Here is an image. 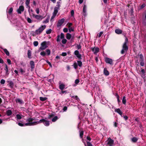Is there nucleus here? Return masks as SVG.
Wrapping results in <instances>:
<instances>
[{"mask_svg": "<svg viewBox=\"0 0 146 146\" xmlns=\"http://www.w3.org/2000/svg\"><path fill=\"white\" fill-rule=\"evenodd\" d=\"M33 16L35 19L41 21L43 18L42 16L41 15H35L33 14Z\"/></svg>", "mask_w": 146, "mask_h": 146, "instance_id": "nucleus-6", "label": "nucleus"}, {"mask_svg": "<svg viewBox=\"0 0 146 146\" xmlns=\"http://www.w3.org/2000/svg\"><path fill=\"white\" fill-rule=\"evenodd\" d=\"M58 119V117L57 116H55L52 119V122L55 121Z\"/></svg>", "mask_w": 146, "mask_h": 146, "instance_id": "nucleus-30", "label": "nucleus"}, {"mask_svg": "<svg viewBox=\"0 0 146 146\" xmlns=\"http://www.w3.org/2000/svg\"><path fill=\"white\" fill-rule=\"evenodd\" d=\"M27 20L28 23H32V20L29 17L27 18Z\"/></svg>", "mask_w": 146, "mask_h": 146, "instance_id": "nucleus-42", "label": "nucleus"}, {"mask_svg": "<svg viewBox=\"0 0 146 146\" xmlns=\"http://www.w3.org/2000/svg\"><path fill=\"white\" fill-rule=\"evenodd\" d=\"M138 140L137 138L135 137H133L131 139V140L133 142H136Z\"/></svg>", "mask_w": 146, "mask_h": 146, "instance_id": "nucleus-28", "label": "nucleus"}, {"mask_svg": "<svg viewBox=\"0 0 146 146\" xmlns=\"http://www.w3.org/2000/svg\"><path fill=\"white\" fill-rule=\"evenodd\" d=\"M83 131H81L80 132V136L81 138H82L83 136Z\"/></svg>", "mask_w": 146, "mask_h": 146, "instance_id": "nucleus-43", "label": "nucleus"}, {"mask_svg": "<svg viewBox=\"0 0 146 146\" xmlns=\"http://www.w3.org/2000/svg\"><path fill=\"white\" fill-rule=\"evenodd\" d=\"M33 44L35 46H37L38 44V42L37 41H35L33 42Z\"/></svg>", "mask_w": 146, "mask_h": 146, "instance_id": "nucleus-38", "label": "nucleus"}, {"mask_svg": "<svg viewBox=\"0 0 146 146\" xmlns=\"http://www.w3.org/2000/svg\"><path fill=\"white\" fill-rule=\"evenodd\" d=\"M83 0H79V2L80 4H81L83 3Z\"/></svg>", "mask_w": 146, "mask_h": 146, "instance_id": "nucleus-64", "label": "nucleus"}, {"mask_svg": "<svg viewBox=\"0 0 146 146\" xmlns=\"http://www.w3.org/2000/svg\"><path fill=\"white\" fill-rule=\"evenodd\" d=\"M28 11L29 13L33 12V10L32 9H28Z\"/></svg>", "mask_w": 146, "mask_h": 146, "instance_id": "nucleus-61", "label": "nucleus"}, {"mask_svg": "<svg viewBox=\"0 0 146 146\" xmlns=\"http://www.w3.org/2000/svg\"><path fill=\"white\" fill-rule=\"evenodd\" d=\"M63 110L64 111H66L67 110V107L66 106H65L63 108Z\"/></svg>", "mask_w": 146, "mask_h": 146, "instance_id": "nucleus-63", "label": "nucleus"}, {"mask_svg": "<svg viewBox=\"0 0 146 146\" xmlns=\"http://www.w3.org/2000/svg\"><path fill=\"white\" fill-rule=\"evenodd\" d=\"M79 82V80L78 79H77L75 80V83L76 84H77Z\"/></svg>", "mask_w": 146, "mask_h": 146, "instance_id": "nucleus-53", "label": "nucleus"}, {"mask_svg": "<svg viewBox=\"0 0 146 146\" xmlns=\"http://www.w3.org/2000/svg\"><path fill=\"white\" fill-rule=\"evenodd\" d=\"M117 101L118 102H120L119 99V97L118 95H117Z\"/></svg>", "mask_w": 146, "mask_h": 146, "instance_id": "nucleus-62", "label": "nucleus"}, {"mask_svg": "<svg viewBox=\"0 0 146 146\" xmlns=\"http://www.w3.org/2000/svg\"><path fill=\"white\" fill-rule=\"evenodd\" d=\"M3 50L6 54L7 55L9 56V52L6 49H3Z\"/></svg>", "mask_w": 146, "mask_h": 146, "instance_id": "nucleus-23", "label": "nucleus"}, {"mask_svg": "<svg viewBox=\"0 0 146 146\" xmlns=\"http://www.w3.org/2000/svg\"><path fill=\"white\" fill-rule=\"evenodd\" d=\"M87 144L88 146H92V144H91V143L90 142H87Z\"/></svg>", "mask_w": 146, "mask_h": 146, "instance_id": "nucleus-55", "label": "nucleus"}, {"mask_svg": "<svg viewBox=\"0 0 146 146\" xmlns=\"http://www.w3.org/2000/svg\"><path fill=\"white\" fill-rule=\"evenodd\" d=\"M77 64L80 67H81L82 65V62L81 61H77Z\"/></svg>", "mask_w": 146, "mask_h": 146, "instance_id": "nucleus-26", "label": "nucleus"}, {"mask_svg": "<svg viewBox=\"0 0 146 146\" xmlns=\"http://www.w3.org/2000/svg\"><path fill=\"white\" fill-rule=\"evenodd\" d=\"M75 69H76L78 67V64L76 62H74L73 65Z\"/></svg>", "mask_w": 146, "mask_h": 146, "instance_id": "nucleus-32", "label": "nucleus"}, {"mask_svg": "<svg viewBox=\"0 0 146 146\" xmlns=\"http://www.w3.org/2000/svg\"><path fill=\"white\" fill-rule=\"evenodd\" d=\"M86 11V5H84L83 9V12L85 13Z\"/></svg>", "mask_w": 146, "mask_h": 146, "instance_id": "nucleus-34", "label": "nucleus"}, {"mask_svg": "<svg viewBox=\"0 0 146 146\" xmlns=\"http://www.w3.org/2000/svg\"><path fill=\"white\" fill-rule=\"evenodd\" d=\"M92 50L95 54H96L99 51V48L98 47L92 48Z\"/></svg>", "mask_w": 146, "mask_h": 146, "instance_id": "nucleus-12", "label": "nucleus"}, {"mask_svg": "<svg viewBox=\"0 0 146 146\" xmlns=\"http://www.w3.org/2000/svg\"><path fill=\"white\" fill-rule=\"evenodd\" d=\"M58 12V9L57 8H55L54 10V12L53 14L55 15H56Z\"/></svg>", "mask_w": 146, "mask_h": 146, "instance_id": "nucleus-22", "label": "nucleus"}, {"mask_svg": "<svg viewBox=\"0 0 146 146\" xmlns=\"http://www.w3.org/2000/svg\"><path fill=\"white\" fill-rule=\"evenodd\" d=\"M46 26L42 25L35 31V33L37 34H40L46 28Z\"/></svg>", "mask_w": 146, "mask_h": 146, "instance_id": "nucleus-4", "label": "nucleus"}, {"mask_svg": "<svg viewBox=\"0 0 146 146\" xmlns=\"http://www.w3.org/2000/svg\"><path fill=\"white\" fill-rule=\"evenodd\" d=\"M26 123H25L26 124ZM18 125L20 126H24V125L25 126H26L25 125V123L24 124H23L22 123H18Z\"/></svg>", "mask_w": 146, "mask_h": 146, "instance_id": "nucleus-44", "label": "nucleus"}, {"mask_svg": "<svg viewBox=\"0 0 146 146\" xmlns=\"http://www.w3.org/2000/svg\"><path fill=\"white\" fill-rule=\"evenodd\" d=\"M30 0H26L25 2V4L27 6V7L29 9L30 8V7L29 5Z\"/></svg>", "mask_w": 146, "mask_h": 146, "instance_id": "nucleus-15", "label": "nucleus"}, {"mask_svg": "<svg viewBox=\"0 0 146 146\" xmlns=\"http://www.w3.org/2000/svg\"><path fill=\"white\" fill-rule=\"evenodd\" d=\"M5 80L3 79H2L0 82V83L1 84H5Z\"/></svg>", "mask_w": 146, "mask_h": 146, "instance_id": "nucleus-48", "label": "nucleus"}, {"mask_svg": "<svg viewBox=\"0 0 146 146\" xmlns=\"http://www.w3.org/2000/svg\"><path fill=\"white\" fill-rule=\"evenodd\" d=\"M74 53L75 55H76V56L79 59H81V54L79 53V52L78 50H75L74 52Z\"/></svg>", "mask_w": 146, "mask_h": 146, "instance_id": "nucleus-10", "label": "nucleus"}, {"mask_svg": "<svg viewBox=\"0 0 146 146\" xmlns=\"http://www.w3.org/2000/svg\"><path fill=\"white\" fill-rule=\"evenodd\" d=\"M74 11L73 10H72L71 11V14L72 16H73L74 15Z\"/></svg>", "mask_w": 146, "mask_h": 146, "instance_id": "nucleus-60", "label": "nucleus"}, {"mask_svg": "<svg viewBox=\"0 0 146 146\" xmlns=\"http://www.w3.org/2000/svg\"><path fill=\"white\" fill-rule=\"evenodd\" d=\"M6 112L7 115L8 116L11 115L12 113V111L10 110H7Z\"/></svg>", "mask_w": 146, "mask_h": 146, "instance_id": "nucleus-21", "label": "nucleus"}, {"mask_svg": "<svg viewBox=\"0 0 146 146\" xmlns=\"http://www.w3.org/2000/svg\"><path fill=\"white\" fill-rule=\"evenodd\" d=\"M128 42V39L127 38H126L125 41L122 46V49L121 51V53L123 54L126 53L128 49V47L127 44Z\"/></svg>", "mask_w": 146, "mask_h": 146, "instance_id": "nucleus-2", "label": "nucleus"}, {"mask_svg": "<svg viewBox=\"0 0 146 146\" xmlns=\"http://www.w3.org/2000/svg\"><path fill=\"white\" fill-rule=\"evenodd\" d=\"M54 115L53 114H51L49 115L48 118L49 119H50L51 118L53 117Z\"/></svg>", "mask_w": 146, "mask_h": 146, "instance_id": "nucleus-57", "label": "nucleus"}, {"mask_svg": "<svg viewBox=\"0 0 146 146\" xmlns=\"http://www.w3.org/2000/svg\"><path fill=\"white\" fill-rule=\"evenodd\" d=\"M105 61L107 63L111 65L113 64L112 60L111 59L106 58H105Z\"/></svg>", "mask_w": 146, "mask_h": 146, "instance_id": "nucleus-11", "label": "nucleus"}, {"mask_svg": "<svg viewBox=\"0 0 146 146\" xmlns=\"http://www.w3.org/2000/svg\"><path fill=\"white\" fill-rule=\"evenodd\" d=\"M67 54L66 52H62V56H64L66 55Z\"/></svg>", "mask_w": 146, "mask_h": 146, "instance_id": "nucleus-56", "label": "nucleus"}, {"mask_svg": "<svg viewBox=\"0 0 146 146\" xmlns=\"http://www.w3.org/2000/svg\"><path fill=\"white\" fill-rule=\"evenodd\" d=\"M72 35L69 33L66 34V38L68 40H70L71 38Z\"/></svg>", "mask_w": 146, "mask_h": 146, "instance_id": "nucleus-18", "label": "nucleus"}, {"mask_svg": "<svg viewBox=\"0 0 146 146\" xmlns=\"http://www.w3.org/2000/svg\"><path fill=\"white\" fill-rule=\"evenodd\" d=\"M16 102L19 103V104H22L23 103V101L22 100L19 99H17L16 100Z\"/></svg>", "mask_w": 146, "mask_h": 146, "instance_id": "nucleus-25", "label": "nucleus"}, {"mask_svg": "<svg viewBox=\"0 0 146 146\" xmlns=\"http://www.w3.org/2000/svg\"><path fill=\"white\" fill-rule=\"evenodd\" d=\"M65 19L64 18H62L60 19L59 20L58 22L57 25V27L60 26L62 24L64 23Z\"/></svg>", "mask_w": 146, "mask_h": 146, "instance_id": "nucleus-8", "label": "nucleus"}, {"mask_svg": "<svg viewBox=\"0 0 146 146\" xmlns=\"http://www.w3.org/2000/svg\"><path fill=\"white\" fill-rule=\"evenodd\" d=\"M30 65L31 68L32 69L34 68L35 67L34 62L33 61L30 62Z\"/></svg>", "mask_w": 146, "mask_h": 146, "instance_id": "nucleus-19", "label": "nucleus"}, {"mask_svg": "<svg viewBox=\"0 0 146 146\" xmlns=\"http://www.w3.org/2000/svg\"><path fill=\"white\" fill-rule=\"evenodd\" d=\"M60 38L61 39H62V44H64L66 43L67 40L66 39L64 38V35L63 33H62L60 34V35H58L57 36L56 40L57 42L60 41Z\"/></svg>", "mask_w": 146, "mask_h": 146, "instance_id": "nucleus-3", "label": "nucleus"}, {"mask_svg": "<svg viewBox=\"0 0 146 146\" xmlns=\"http://www.w3.org/2000/svg\"><path fill=\"white\" fill-rule=\"evenodd\" d=\"M51 31H52L51 29H50L47 30L46 31V33L47 34H49L51 33Z\"/></svg>", "mask_w": 146, "mask_h": 146, "instance_id": "nucleus-36", "label": "nucleus"}, {"mask_svg": "<svg viewBox=\"0 0 146 146\" xmlns=\"http://www.w3.org/2000/svg\"><path fill=\"white\" fill-rule=\"evenodd\" d=\"M35 11L37 14H38L40 11L39 9L38 8H36L35 9Z\"/></svg>", "mask_w": 146, "mask_h": 146, "instance_id": "nucleus-47", "label": "nucleus"}, {"mask_svg": "<svg viewBox=\"0 0 146 146\" xmlns=\"http://www.w3.org/2000/svg\"><path fill=\"white\" fill-rule=\"evenodd\" d=\"M46 62H47V63L51 67V68H52V64H51L48 61H46Z\"/></svg>", "mask_w": 146, "mask_h": 146, "instance_id": "nucleus-54", "label": "nucleus"}, {"mask_svg": "<svg viewBox=\"0 0 146 146\" xmlns=\"http://www.w3.org/2000/svg\"><path fill=\"white\" fill-rule=\"evenodd\" d=\"M24 11V7L23 6H20L17 10V12L19 14H21V12Z\"/></svg>", "mask_w": 146, "mask_h": 146, "instance_id": "nucleus-9", "label": "nucleus"}, {"mask_svg": "<svg viewBox=\"0 0 146 146\" xmlns=\"http://www.w3.org/2000/svg\"><path fill=\"white\" fill-rule=\"evenodd\" d=\"M9 86L11 88H12L14 86V84L13 82L12 81H10L9 82Z\"/></svg>", "mask_w": 146, "mask_h": 146, "instance_id": "nucleus-27", "label": "nucleus"}, {"mask_svg": "<svg viewBox=\"0 0 146 146\" xmlns=\"http://www.w3.org/2000/svg\"><path fill=\"white\" fill-rule=\"evenodd\" d=\"M103 33L102 32H101L99 34H98V36L99 37H100L101 36Z\"/></svg>", "mask_w": 146, "mask_h": 146, "instance_id": "nucleus-49", "label": "nucleus"}, {"mask_svg": "<svg viewBox=\"0 0 146 146\" xmlns=\"http://www.w3.org/2000/svg\"><path fill=\"white\" fill-rule=\"evenodd\" d=\"M107 143V144L109 146H113V145L114 143V141L110 138H108L106 141Z\"/></svg>", "mask_w": 146, "mask_h": 146, "instance_id": "nucleus-5", "label": "nucleus"}, {"mask_svg": "<svg viewBox=\"0 0 146 146\" xmlns=\"http://www.w3.org/2000/svg\"><path fill=\"white\" fill-rule=\"evenodd\" d=\"M33 119L31 118H28L26 121L28 122L25 124L26 125H33L38 124L40 123H43L46 126H48L50 125L49 121L47 120L46 118L40 120L38 121L33 122Z\"/></svg>", "mask_w": 146, "mask_h": 146, "instance_id": "nucleus-1", "label": "nucleus"}, {"mask_svg": "<svg viewBox=\"0 0 146 146\" xmlns=\"http://www.w3.org/2000/svg\"><path fill=\"white\" fill-rule=\"evenodd\" d=\"M56 15L53 14L52 15L51 18V20L53 19L56 16Z\"/></svg>", "mask_w": 146, "mask_h": 146, "instance_id": "nucleus-59", "label": "nucleus"}, {"mask_svg": "<svg viewBox=\"0 0 146 146\" xmlns=\"http://www.w3.org/2000/svg\"><path fill=\"white\" fill-rule=\"evenodd\" d=\"M63 31L65 33H66L68 32V29L66 28H64L63 29Z\"/></svg>", "mask_w": 146, "mask_h": 146, "instance_id": "nucleus-51", "label": "nucleus"}, {"mask_svg": "<svg viewBox=\"0 0 146 146\" xmlns=\"http://www.w3.org/2000/svg\"><path fill=\"white\" fill-rule=\"evenodd\" d=\"M60 2H57V5H56L57 7L56 8H57L58 9L60 7Z\"/></svg>", "mask_w": 146, "mask_h": 146, "instance_id": "nucleus-40", "label": "nucleus"}, {"mask_svg": "<svg viewBox=\"0 0 146 146\" xmlns=\"http://www.w3.org/2000/svg\"><path fill=\"white\" fill-rule=\"evenodd\" d=\"M23 115L20 114H17L16 115V117L17 119H20L22 118Z\"/></svg>", "mask_w": 146, "mask_h": 146, "instance_id": "nucleus-20", "label": "nucleus"}, {"mask_svg": "<svg viewBox=\"0 0 146 146\" xmlns=\"http://www.w3.org/2000/svg\"><path fill=\"white\" fill-rule=\"evenodd\" d=\"M59 88L61 90H63L65 87V85L63 84H61V82H59Z\"/></svg>", "mask_w": 146, "mask_h": 146, "instance_id": "nucleus-14", "label": "nucleus"}, {"mask_svg": "<svg viewBox=\"0 0 146 146\" xmlns=\"http://www.w3.org/2000/svg\"><path fill=\"white\" fill-rule=\"evenodd\" d=\"M104 74L108 76L109 75V72L107 70L106 68H105L104 69Z\"/></svg>", "mask_w": 146, "mask_h": 146, "instance_id": "nucleus-16", "label": "nucleus"}, {"mask_svg": "<svg viewBox=\"0 0 146 146\" xmlns=\"http://www.w3.org/2000/svg\"><path fill=\"white\" fill-rule=\"evenodd\" d=\"M28 56L29 58H31V51L30 50H29L28 51Z\"/></svg>", "mask_w": 146, "mask_h": 146, "instance_id": "nucleus-24", "label": "nucleus"}, {"mask_svg": "<svg viewBox=\"0 0 146 146\" xmlns=\"http://www.w3.org/2000/svg\"><path fill=\"white\" fill-rule=\"evenodd\" d=\"M20 72H21V74H23L25 72V71L21 68H20Z\"/></svg>", "mask_w": 146, "mask_h": 146, "instance_id": "nucleus-37", "label": "nucleus"}, {"mask_svg": "<svg viewBox=\"0 0 146 146\" xmlns=\"http://www.w3.org/2000/svg\"><path fill=\"white\" fill-rule=\"evenodd\" d=\"M7 61L9 64H11V61L9 59H7Z\"/></svg>", "mask_w": 146, "mask_h": 146, "instance_id": "nucleus-52", "label": "nucleus"}, {"mask_svg": "<svg viewBox=\"0 0 146 146\" xmlns=\"http://www.w3.org/2000/svg\"><path fill=\"white\" fill-rule=\"evenodd\" d=\"M49 22V19L47 18L45 20L43 21L42 22L43 23H48Z\"/></svg>", "mask_w": 146, "mask_h": 146, "instance_id": "nucleus-35", "label": "nucleus"}, {"mask_svg": "<svg viewBox=\"0 0 146 146\" xmlns=\"http://www.w3.org/2000/svg\"><path fill=\"white\" fill-rule=\"evenodd\" d=\"M40 100L42 101H44L47 99V98L46 97H40Z\"/></svg>", "mask_w": 146, "mask_h": 146, "instance_id": "nucleus-31", "label": "nucleus"}, {"mask_svg": "<svg viewBox=\"0 0 146 146\" xmlns=\"http://www.w3.org/2000/svg\"><path fill=\"white\" fill-rule=\"evenodd\" d=\"M47 46H46V43L45 42H44L41 44V46L40 48V49L41 50H43L45 49Z\"/></svg>", "mask_w": 146, "mask_h": 146, "instance_id": "nucleus-7", "label": "nucleus"}, {"mask_svg": "<svg viewBox=\"0 0 146 146\" xmlns=\"http://www.w3.org/2000/svg\"><path fill=\"white\" fill-rule=\"evenodd\" d=\"M116 33L117 34H120L122 33V31L121 30L119 29H117L115 31Z\"/></svg>", "mask_w": 146, "mask_h": 146, "instance_id": "nucleus-17", "label": "nucleus"}, {"mask_svg": "<svg viewBox=\"0 0 146 146\" xmlns=\"http://www.w3.org/2000/svg\"><path fill=\"white\" fill-rule=\"evenodd\" d=\"M46 53H47V54L48 55H49L50 54V50L48 49H46Z\"/></svg>", "mask_w": 146, "mask_h": 146, "instance_id": "nucleus-41", "label": "nucleus"}, {"mask_svg": "<svg viewBox=\"0 0 146 146\" xmlns=\"http://www.w3.org/2000/svg\"><path fill=\"white\" fill-rule=\"evenodd\" d=\"M122 102L124 104H125L126 102V100L125 99V96L123 97L122 99Z\"/></svg>", "mask_w": 146, "mask_h": 146, "instance_id": "nucleus-29", "label": "nucleus"}, {"mask_svg": "<svg viewBox=\"0 0 146 146\" xmlns=\"http://www.w3.org/2000/svg\"><path fill=\"white\" fill-rule=\"evenodd\" d=\"M13 11V9L12 8H11L10 9L9 11H8V13L9 14H11Z\"/></svg>", "mask_w": 146, "mask_h": 146, "instance_id": "nucleus-50", "label": "nucleus"}, {"mask_svg": "<svg viewBox=\"0 0 146 146\" xmlns=\"http://www.w3.org/2000/svg\"><path fill=\"white\" fill-rule=\"evenodd\" d=\"M115 112L119 113L121 117H122L123 112L119 109H115Z\"/></svg>", "mask_w": 146, "mask_h": 146, "instance_id": "nucleus-13", "label": "nucleus"}, {"mask_svg": "<svg viewBox=\"0 0 146 146\" xmlns=\"http://www.w3.org/2000/svg\"><path fill=\"white\" fill-rule=\"evenodd\" d=\"M5 70L6 71V73L7 74V73L8 72V67L7 65H5Z\"/></svg>", "mask_w": 146, "mask_h": 146, "instance_id": "nucleus-46", "label": "nucleus"}, {"mask_svg": "<svg viewBox=\"0 0 146 146\" xmlns=\"http://www.w3.org/2000/svg\"><path fill=\"white\" fill-rule=\"evenodd\" d=\"M68 30L69 32H71V31H74V29L72 27H71L69 28Z\"/></svg>", "mask_w": 146, "mask_h": 146, "instance_id": "nucleus-45", "label": "nucleus"}, {"mask_svg": "<svg viewBox=\"0 0 146 146\" xmlns=\"http://www.w3.org/2000/svg\"><path fill=\"white\" fill-rule=\"evenodd\" d=\"M56 15L53 14L52 15L51 18V20L53 19L56 16Z\"/></svg>", "mask_w": 146, "mask_h": 146, "instance_id": "nucleus-58", "label": "nucleus"}, {"mask_svg": "<svg viewBox=\"0 0 146 146\" xmlns=\"http://www.w3.org/2000/svg\"><path fill=\"white\" fill-rule=\"evenodd\" d=\"M40 54L41 55L44 56L46 55V53L44 51H42L40 53Z\"/></svg>", "mask_w": 146, "mask_h": 146, "instance_id": "nucleus-39", "label": "nucleus"}, {"mask_svg": "<svg viewBox=\"0 0 146 146\" xmlns=\"http://www.w3.org/2000/svg\"><path fill=\"white\" fill-rule=\"evenodd\" d=\"M72 23H68L67 25V26L68 28H71V26L72 25Z\"/></svg>", "mask_w": 146, "mask_h": 146, "instance_id": "nucleus-33", "label": "nucleus"}]
</instances>
